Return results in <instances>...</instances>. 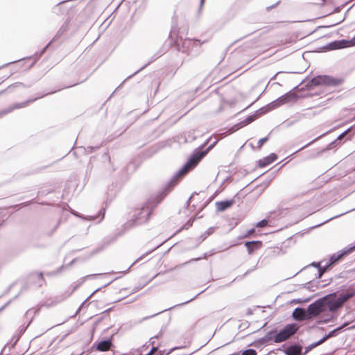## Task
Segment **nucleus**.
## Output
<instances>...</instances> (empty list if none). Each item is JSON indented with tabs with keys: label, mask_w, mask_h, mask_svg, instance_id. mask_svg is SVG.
<instances>
[{
	"label": "nucleus",
	"mask_w": 355,
	"mask_h": 355,
	"mask_svg": "<svg viewBox=\"0 0 355 355\" xmlns=\"http://www.w3.org/2000/svg\"><path fill=\"white\" fill-rule=\"evenodd\" d=\"M215 143L211 144L206 150H196L188 161L179 169L171 178L164 188V196H166L180 181V180L189 171L192 170L198 162L207 155V152L213 148Z\"/></svg>",
	"instance_id": "f257e3e1"
},
{
	"label": "nucleus",
	"mask_w": 355,
	"mask_h": 355,
	"mask_svg": "<svg viewBox=\"0 0 355 355\" xmlns=\"http://www.w3.org/2000/svg\"><path fill=\"white\" fill-rule=\"evenodd\" d=\"M159 201H156L155 199L149 200L134 215V218L127 222L124 227L125 228H130L132 226L141 224L146 222L154 209Z\"/></svg>",
	"instance_id": "f03ea898"
},
{
	"label": "nucleus",
	"mask_w": 355,
	"mask_h": 355,
	"mask_svg": "<svg viewBox=\"0 0 355 355\" xmlns=\"http://www.w3.org/2000/svg\"><path fill=\"white\" fill-rule=\"evenodd\" d=\"M297 98V96L295 93L291 91L279 97L277 99L269 103L266 107L261 109L263 112H266L278 107L285 103L295 101Z\"/></svg>",
	"instance_id": "7ed1b4c3"
},
{
	"label": "nucleus",
	"mask_w": 355,
	"mask_h": 355,
	"mask_svg": "<svg viewBox=\"0 0 355 355\" xmlns=\"http://www.w3.org/2000/svg\"><path fill=\"white\" fill-rule=\"evenodd\" d=\"M341 78H336L327 75H321L313 78L311 84L313 86L324 85L329 87H336L343 83Z\"/></svg>",
	"instance_id": "20e7f679"
},
{
	"label": "nucleus",
	"mask_w": 355,
	"mask_h": 355,
	"mask_svg": "<svg viewBox=\"0 0 355 355\" xmlns=\"http://www.w3.org/2000/svg\"><path fill=\"white\" fill-rule=\"evenodd\" d=\"M299 327L297 324L291 323L286 324L282 329H281L275 335V343H279L288 339L291 336L294 335Z\"/></svg>",
	"instance_id": "39448f33"
},
{
	"label": "nucleus",
	"mask_w": 355,
	"mask_h": 355,
	"mask_svg": "<svg viewBox=\"0 0 355 355\" xmlns=\"http://www.w3.org/2000/svg\"><path fill=\"white\" fill-rule=\"evenodd\" d=\"M202 44L198 40L184 39L182 42V51L187 55L196 56L199 53Z\"/></svg>",
	"instance_id": "423d86ee"
},
{
	"label": "nucleus",
	"mask_w": 355,
	"mask_h": 355,
	"mask_svg": "<svg viewBox=\"0 0 355 355\" xmlns=\"http://www.w3.org/2000/svg\"><path fill=\"white\" fill-rule=\"evenodd\" d=\"M324 298H320L314 302L311 303L307 307V312L310 319L318 316L320 313L326 311L324 304Z\"/></svg>",
	"instance_id": "0eeeda50"
},
{
	"label": "nucleus",
	"mask_w": 355,
	"mask_h": 355,
	"mask_svg": "<svg viewBox=\"0 0 355 355\" xmlns=\"http://www.w3.org/2000/svg\"><path fill=\"white\" fill-rule=\"evenodd\" d=\"M355 45V36L351 40H336L332 42H330L326 46L327 50H336L343 49L349 46V45Z\"/></svg>",
	"instance_id": "6e6552de"
},
{
	"label": "nucleus",
	"mask_w": 355,
	"mask_h": 355,
	"mask_svg": "<svg viewBox=\"0 0 355 355\" xmlns=\"http://www.w3.org/2000/svg\"><path fill=\"white\" fill-rule=\"evenodd\" d=\"M355 250V245L347 246L340 250L339 252L334 254L329 259V261L330 262L328 265L331 266L335 264L337 261H338L340 259H342L344 256L347 255Z\"/></svg>",
	"instance_id": "1a4fd4ad"
},
{
	"label": "nucleus",
	"mask_w": 355,
	"mask_h": 355,
	"mask_svg": "<svg viewBox=\"0 0 355 355\" xmlns=\"http://www.w3.org/2000/svg\"><path fill=\"white\" fill-rule=\"evenodd\" d=\"M325 301L324 302L325 311L329 310L331 312L336 311L342 306L340 304L336 297L327 295L324 297Z\"/></svg>",
	"instance_id": "9d476101"
},
{
	"label": "nucleus",
	"mask_w": 355,
	"mask_h": 355,
	"mask_svg": "<svg viewBox=\"0 0 355 355\" xmlns=\"http://www.w3.org/2000/svg\"><path fill=\"white\" fill-rule=\"evenodd\" d=\"M307 313V309L297 307L293 311L292 316L295 320L302 321L310 319Z\"/></svg>",
	"instance_id": "9b49d317"
},
{
	"label": "nucleus",
	"mask_w": 355,
	"mask_h": 355,
	"mask_svg": "<svg viewBox=\"0 0 355 355\" xmlns=\"http://www.w3.org/2000/svg\"><path fill=\"white\" fill-rule=\"evenodd\" d=\"M284 352L286 355H304L302 347L297 344L288 346Z\"/></svg>",
	"instance_id": "f8f14e48"
},
{
	"label": "nucleus",
	"mask_w": 355,
	"mask_h": 355,
	"mask_svg": "<svg viewBox=\"0 0 355 355\" xmlns=\"http://www.w3.org/2000/svg\"><path fill=\"white\" fill-rule=\"evenodd\" d=\"M234 202L233 199L216 202V207L218 211H224L230 207Z\"/></svg>",
	"instance_id": "ddd939ff"
},
{
	"label": "nucleus",
	"mask_w": 355,
	"mask_h": 355,
	"mask_svg": "<svg viewBox=\"0 0 355 355\" xmlns=\"http://www.w3.org/2000/svg\"><path fill=\"white\" fill-rule=\"evenodd\" d=\"M245 245L247 248L248 253L252 254L254 250L259 249L261 247L262 243L259 241H247L245 242Z\"/></svg>",
	"instance_id": "4468645a"
},
{
	"label": "nucleus",
	"mask_w": 355,
	"mask_h": 355,
	"mask_svg": "<svg viewBox=\"0 0 355 355\" xmlns=\"http://www.w3.org/2000/svg\"><path fill=\"white\" fill-rule=\"evenodd\" d=\"M277 158V156L275 153H271L268 156L260 159L259 161V166L260 167H265L268 164H271L274 161H275Z\"/></svg>",
	"instance_id": "2eb2a0df"
},
{
	"label": "nucleus",
	"mask_w": 355,
	"mask_h": 355,
	"mask_svg": "<svg viewBox=\"0 0 355 355\" xmlns=\"http://www.w3.org/2000/svg\"><path fill=\"white\" fill-rule=\"evenodd\" d=\"M355 295V291L345 292L340 293L338 297H336L340 304L343 306V304L347 302L349 299L352 298Z\"/></svg>",
	"instance_id": "dca6fc26"
},
{
	"label": "nucleus",
	"mask_w": 355,
	"mask_h": 355,
	"mask_svg": "<svg viewBox=\"0 0 355 355\" xmlns=\"http://www.w3.org/2000/svg\"><path fill=\"white\" fill-rule=\"evenodd\" d=\"M35 100V99L31 100V101H26V102H24L22 103H17V104L14 105L13 106L9 107L8 109H6V110H3L1 111L0 112V118L2 117L3 116H4V115L11 112L15 109H19V108H21V107H25L28 104V103L33 102Z\"/></svg>",
	"instance_id": "f3484780"
},
{
	"label": "nucleus",
	"mask_w": 355,
	"mask_h": 355,
	"mask_svg": "<svg viewBox=\"0 0 355 355\" xmlns=\"http://www.w3.org/2000/svg\"><path fill=\"white\" fill-rule=\"evenodd\" d=\"M112 346V342L110 340H104L99 342L96 345V349L100 352L108 351Z\"/></svg>",
	"instance_id": "a211bd4d"
},
{
	"label": "nucleus",
	"mask_w": 355,
	"mask_h": 355,
	"mask_svg": "<svg viewBox=\"0 0 355 355\" xmlns=\"http://www.w3.org/2000/svg\"><path fill=\"white\" fill-rule=\"evenodd\" d=\"M256 119L255 115H250L247 116L243 121H241L239 123L234 125L236 130H239V128L244 127L252 122H253Z\"/></svg>",
	"instance_id": "6ab92c4d"
},
{
	"label": "nucleus",
	"mask_w": 355,
	"mask_h": 355,
	"mask_svg": "<svg viewBox=\"0 0 355 355\" xmlns=\"http://www.w3.org/2000/svg\"><path fill=\"white\" fill-rule=\"evenodd\" d=\"M322 262L323 261L312 263V265L318 269V277H321V276L323 275V273L329 267V265H328V262H326V263L324 265L321 266Z\"/></svg>",
	"instance_id": "aec40b11"
},
{
	"label": "nucleus",
	"mask_w": 355,
	"mask_h": 355,
	"mask_svg": "<svg viewBox=\"0 0 355 355\" xmlns=\"http://www.w3.org/2000/svg\"><path fill=\"white\" fill-rule=\"evenodd\" d=\"M276 331L272 330L268 332L264 336H263L260 339V342L262 343H268L269 341L273 340L275 341Z\"/></svg>",
	"instance_id": "412c9836"
},
{
	"label": "nucleus",
	"mask_w": 355,
	"mask_h": 355,
	"mask_svg": "<svg viewBox=\"0 0 355 355\" xmlns=\"http://www.w3.org/2000/svg\"><path fill=\"white\" fill-rule=\"evenodd\" d=\"M343 326L339 327L335 329H333L332 331H329L328 334L325 335L324 337L321 338L322 343H324L325 340H327L328 338L334 337L337 335L338 332L342 329Z\"/></svg>",
	"instance_id": "4be33fe9"
},
{
	"label": "nucleus",
	"mask_w": 355,
	"mask_h": 355,
	"mask_svg": "<svg viewBox=\"0 0 355 355\" xmlns=\"http://www.w3.org/2000/svg\"><path fill=\"white\" fill-rule=\"evenodd\" d=\"M98 275H99L98 274H93V275H86L85 277H83L82 279H80L78 281V284H77L76 286H74L73 291L76 290V288H78L82 284H83V282L86 279H89V278H95Z\"/></svg>",
	"instance_id": "5701e85b"
},
{
	"label": "nucleus",
	"mask_w": 355,
	"mask_h": 355,
	"mask_svg": "<svg viewBox=\"0 0 355 355\" xmlns=\"http://www.w3.org/2000/svg\"><path fill=\"white\" fill-rule=\"evenodd\" d=\"M322 343V340H319L318 341L315 342V343H311V345H308L306 348H305V351L304 352H303V354L305 355L306 354H307L310 350H311L312 349H313L314 347L321 345Z\"/></svg>",
	"instance_id": "b1692460"
},
{
	"label": "nucleus",
	"mask_w": 355,
	"mask_h": 355,
	"mask_svg": "<svg viewBox=\"0 0 355 355\" xmlns=\"http://www.w3.org/2000/svg\"><path fill=\"white\" fill-rule=\"evenodd\" d=\"M214 227H209L207 231H205L202 234L200 235V236L199 237L200 241H204L208 236H209L214 232Z\"/></svg>",
	"instance_id": "393cba45"
},
{
	"label": "nucleus",
	"mask_w": 355,
	"mask_h": 355,
	"mask_svg": "<svg viewBox=\"0 0 355 355\" xmlns=\"http://www.w3.org/2000/svg\"><path fill=\"white\" fill-rule=\"evenodd\" d=\"M241 355H257V352L253 349H248L244 350Z\"/></svg>",
	"instance_id": "a878e982"
},
{
	"label": "nucleus",
	"mask_w": 355,
	"mask_h": 355,
	"mask_svg": "<svg viewBox=\"0 0 355 355\" xmlns=\"http://www.w3.org/2000/svg\"><path fill=\"white\" fill-rule=\"evenodd\" d=\"M73 214L76 216H78L81 218H83V219H85V220H94L96 219V218H97L98 216H87V217H85V216H83L81 215H79L76 213H73Z\"/></svg>",
	"instance_id": "bb28decb"
},
{
	"label": "nucleus",
	"mask_w": 355,
	"mask_h": 355,
	"mask_svg": "<svg viewBox=\"0 0 355 355\" xmlns=\"http://www.w3.org/2000/svg\"><path fill=\"white\" fill-rule=\"evenodd\" d=\"M268 224V221L266 219L261 220L258 222L256 225L257 227H263Z\"/></svg>",
	"instance_id": "cd10ccee"
},
{
	"label": "nucleus",
	"mask_w": 355,
	"mask_h": 355,
	"mask_svg": "<svg viewBox=\"0 0 355 355\" xmlns=\"http://www.w3.org/2000/svg\"><path fill=\"white\" fill-rule=\"evenodd\" d=\"M268 137H263V138H261L260 139L259 141H258V148H261L262 145L268 141Z\"/></svg>",
	"instance_id": "c85d7f7f"
},
{
	"label": "nucleus",
	"mask_w": 355,
	"mask_h": 355,
	"mask_svg": "<svg viewBox=\"0 0 355 355\" xmlns=\"http://www.w3.org/2000/svg\"><path fill=\"white\" fill-rule=\"evenodd\" d=\"M255 232V230L254 229H251L250 230H248L246 234L244 235V237L247 238V237H250L252 234H254Z\"/></svg>",
	"instance_id": "c756f323"
},
{
	"label": "nucleus",
	"mask_w": 355,
	"mask_h": 355,
	"mask_svg": "<svg viewBox=\"0 0 355 355\" xmlns=\"http://www.w3.org/2000/svg\"><path fill=\"white\" fill-rule=\"evenodd\" d=\"M322 135H320L318 137H317L316 139H313L312 141H311L310 143H309L308 144L304 146L303 147H302L301 148H300L298 150H297L296 152H298L304 148H305L306 147H307L308 146H309L310 144H311L313 142H314L315 141H316L317 139H318L319 138H320Z\"/></svg>",
	"instance_id": "7c9ffc66"
},
{
	"label": "nucleus",
	"mask_w": 355,
	"mask_h": 355,
	"mask_svg": "<svg viewBox=\"0 0 355 355\" xmlns=\"http://www.w3.org/2000/svg\"><path fill=\"white\" fill-rule=\"evenodd\" d=\"M55 38L53 39L52 41H51L44 48H43V49L40 51V56H41L44 52L46 50V49L49 47V46L53 42V41H54Z\"/></svg>",
	"instance_id": "2f4dec72"
},
{
	"label": "nucleus",
	"mask_w": 355,
	"mask_h": 355,
	"mask_svg": "<svg viewBox=\"0 0 355 355\" xmlns=\"http://www.w3.org/2000/svg\"><path fill=\"white\" fill-rule=\"evenodd\" d=\"M55 38L53 39L52 41H51L44 48H43V49L40 51V56H41L44 52L46 50V49L49 47V46L53 42V41H54Z\"/></svg>",
	"instance_id": "473e14b6"
},
{
	"label": "nucleus",
	"mask_w": 355,
	"mask_h": 355,
	"mask_svg": "<svg viewBox=\"0 0 355 355\" xmlns=\"http://www.w3.org/2000/svg\"><path fill=\"white\" fill-rule=\"evenodd\" d=\"M98 148H99V146H96V147L89 146V147H87V151L89 153H92L94 150L98 149Z\"/></svg>",
	"instance_id": "72a5a7b5"
},
{
	"label": "nucleus",
	"mask_w": 355,
	"mask_h": 355,
	"mask_svg": "<svg viewBox=\"0 0 355 355\" xmlns=\"http://www.w3.org/2000/svg\"><path fill=\"white\" fill-rule=\"evenodd\" d=\"M148 64H149V62H148V63H147V64H146L144 67H141V68H140L139 70H137L136 72H135V73H134V74H132V75H131V76H128V78H129L132 77L134 75H135V74H137L138 72L141 71L143 69H144V68H145V67H146Z\"/></svg>",
	"instance_id": "f704fd0d"
},
{
	"label": "nucleus",
	"mask_w": 355,
	"mask_h": 355,
	"mask_svg": "<svg viewBox=\"0 0 355 355\" xmlns=\"http://www.w3.org/2000/svg\"><path fill=\"white\" fill-rule=\"evenodd\" d=\"M104 215H105V210L101 209L99 212V216H101L99 221L103 220V218H104Z\"/></svg>",
	"instance_id": "c9c22d12"
},
{
	"label": "nucleus",
	"mask_w": 355,
	"mask_h": 355,
	"mask_svg": "<svg viewBox=\"0 0 355 355\" xmlns=\"http://www.w3.org/2000/svg\"><path fill=\"white\" fill-rule=\"evenodd\" d=\"M195 298H196V297H193V298H191L190 300H187V301H186V302H182V303H181V304H178L177 306H183V305H184V304H187V303H189V302H191V301H192V300H193Z\"/></svg>",
	"instance_id": "e433bc0d"
},
{
	"label": "nucleus",
	"mask_w": 355,
	"mask_h": 355,
	"mask_svg": "<svg viewBox=\"0 0 355 355\" xmlns=\"http://www.w3.org/2000/svg\"><path fill=\"white\" fill-rule=\"evenodd\" d=\"M348 130H346L344 132H343L341 135H340L338 137V139H340L341 138L343 137V136L346 134V132H347Z\"/></svg>",
	"instance_id": "4c0bfd02"
},
{
	"label": "nucleus",
	"mask_w": 355,
	"mask_h": 355,
	"mask_svg": "<svg viewBox=\"0 0 355 355\" xmlns=\"http://www.w3.org/2000/svg\"><path fill=\"white\" fill-rule=\"evenodd\" d=\"M117 278H115V279H113L112 280H110V282H108L107 283H106L103 287H106L107 286L110 285L114 280L116 279Z\"/></svg>",
	"instance_id": "58836bf2"
},
{
	"label": "nucleus",
	"mask_w": 355,
	"mask_h": 355,
	"mask_svg": "<svg viewBox=\"0 0 355 355\" xmlns=\"http://www.w3.org/2000/svg\"><path fill=\"white\" fill-rule=\"evenodd\" d=\"M62 28H61L58 31V33H57V35H56V36L60 35H62V34L63 33L64 31H62Z\"/></svg>",
	"instance_id": "ea45409f"
},
{
	"label": "nucleus",
	"mask_w": 355,
	"mask_h": 355,
	"mask_svg": "<svg viewBox=\"0 0 355 355\" xmlns=\"http://www.w3.org/2000/svg\"><path fill=\"white\" fill-rule=\"evenodd\" d=\"M101 288H97L89 296V297H90L91 296H92L95 293H96L97 291H98Z\"/></svg>",
	"instance_id": "a19ab883"
},
{
	"label": "nucleus",
	"mask_w": 355,
	"mask_h": 355,
	"mask_svg": "<svg viewBox=\"0 0 355 355\" xmlns=\"http://www.w3.org/2000/svg\"><path fill=\"white\" fill-rule=\"evenodd\" d=\"M37 276H38V277H39V278H40L41 279H43V275H42V273H38V274H37Z\"/></svg>",
	"instance_id": "79ce46f5"
},
{
	"label": "nucleus",
	"mask_w": 355,
	"mask_h": 355,
	"mask_svg": "<svg viewBox=\"0 0 355 355\" xmlns=\"http://www.w3.org/2000/svg\"><path fill=\"white\" fill-rule=\"evenodd\" d=\"M89 297H88L87 298H86V299L83 302L82 305H83V304H85V303L88 300V299H89Z\"/></svg>",
	"instance_id": "37998d69"
},
{
	"label": "nucleus",
	"mask_w": 355,
	"mask_h": 355,
	"mask_svg": "<svg viewBox=\"0 0 355 355\" xmlns=\"http://www.w3.org/2000/svg\"><path fill=\"white\" fill-rule=\"evenodd\" d=\"M89 297H88L87 298H86V299L83 302L82 305H83V304H85V303L88 300V299H89Z\"/></svg>",
	"instance_id": "c03bdc74"
},
{
	"label": "nucleus",
	"mask_w": 355,
	"mask_h": 355,
	"mask_svg": "<svg viewBox=\"0 0 355 355\" xmlns=\"http://www.w3.org/2000/svg\"><path fill=\"white\" fill-rule=\"evenodd\" d=\"M89 297H88L87 298H86V299L83 302L82 305H83V304H85V303L88 300V299H89Z\"/></svg>",
	"instance_id": "a18cd8bd"
},
{
	"label": "nucleus",
	"mask_w": 355,
	"mask_h": 355,
	"mask_svg": "<svg viewBox=\"0 0 355 355\" xmlns=\"http://www.w3.org/2000/svg\"><path fill=\"white\" fill-rule=\"evenodd\" d=\"M89 297H88L87 298H86V299L83 302L82 305H83V304H85V303L88 300V299H89Z\"/></svg>",
	"instance_id": "49530a36"
},
{
	"label": "nucleus",
	"mask_w": 355,
	"mask_h": 355,
	"mask_svg": "<svg viewBox=\"0 0 355 355\" xmlns=\"http://www.w3.org/2000/svg\"><path fill=\"white\" fill-rule=\"evenodd\" d=\"M89 297H88L87 298H86V299L83 302L82 305H83V304H85V303L88 300V299H89Z\"/></svg>",
	"instance_id": "de8ad7c7"
},
{
	"label": "nucleus",
	"mask_w": 355,
	"mask_h": 355,
	"mask_svg": "<svg viewBox=\"0 0 355 355\" xmlns=\"http://www.w3.org/2000/svg\"><path fill=\"white\" fill-rule=\"evenodd\" d=\"M89 297H88L87 298H86V299L83 302L82 305H83V304H85V303L88 300V299H89Z\"/></svg>",
	"instance_id": "09e8293b"
},
{
	"label": "nucleus",
	"mask_w": 355,
	"mask_h": 355,
	"mask_svg": "<svg viewBox=\"0 0 355 355\" xmlns=\"http://www.w3.org/2000/svg\"><path fill=\"white\" fill-rule=\"evenodd\" d=\"M130 267H131V266H130L128 268H127V270H126L125 271L122 272V273H123V274L126 273V272L129 270V269H130Z\"/></svg>",
	"instance_id": "8fccbe9b"
},
{
	"label": "nucleus",
	"mask_w": 355,
	"mask_h": 355,
	"mask_svg": "<svg viewBox=\"0 0 355 355\" xmlns=\"http://www.w3.org/2000/svg\"><path fill=\"white\" fill-rule=\"evenodd\" d=\"M204 1H205V0H200V3H201V5H202V4H203Z\"/></svg>",
	"instance_id": "3c124183"
},
{
	"label": "nucleus",
	"mask_w": 355,
	"mask_h": 355,
	"mask_svg": "<svg viewBox=\"0 0 355 355\" xmlns=\"http://www.w3.org/2000/svg\"><path fill=\"white\" fill-rule=\"evenodd\" d=\"M159 275H160V273L156 274V275H155V276L153 277V278H155V277L158 276Z\"/></svg>",
	"instance_id": "603ef678"
},
{
	"label": "nucleus",
	"mask_w": 355,
	"mask_h": 355,
	"mask_svg": "<svg viewBox=\"0 0 355 355\" xmlns=\"http://www.w3.org/2000/svg\"><path fill=\"white\" fill-rule=\"evenodd\" d=\"M175 306H177L175 305L174 307H175ZM171 309H172V307L168 308V310H171Z\"/></svg>",
	"instance_id": "864d4df0"
},
{
	"label": "nucleus",
	"mask_w": 355,
	"mask_h": 355,
	"mask_svg": "<svg viewBox=\"0 0 355 355\" xmlns=\"http://www.w3.org/2000/svg\"><path fill=\"white\" fill-rule=\"evenodd\" d=\"M175 306H177L175 305L174 307H175ZM171 309H172V307L168 308V310H171Z\"/></svg>",
	"instance_id": "5fc2aeb1"
},
{
	"label": "nucleus",
	"mask_w": 355,
	"mask_h": 355,
	"mask_svg": "<svg viewBox=\"0 0 355 355\" xmlns=\"http://www.w3.org/2000/svg\"><path fill=\"white\" fill-rule=\"evenodd\" d=\"M170 280H171V279H166V280L164 281L163 282H168V281H170Z\"/></svg>",
	"instance_id": "6e6d98bb"
},
{
	"label": "nucleus",
	"mask_w": 355,
	"mask_h": 355,
	"mask_svg": "<svg viewBox=\"0 0 355 355\" xmlns=\"http://www.w3.org/2000/svg\"><path fill=\"white\" fill-rule=\"evenodd\" d=\"M190 200H191V198H189V200H188V202H187L189 203V202Z\"/></svg>",
	"instance_id": "4d7b16f0"
},
{
	"label": "nucleus",
	"mask_w": 355,
	"mask_h": 355,
	"mask_svg": "<svg viewBox=\"0 0 355 355\" xmlns=\"http://www.w3.org/2000/svg\"><path fill=\"white\" fill-rule=\"evenodd\" d=\"M199 295V293H197L195 297H198Z\"/></svg>",
	"instance_id": "13d9d810"
},
{
	"label": "nucleus",
	"mask_w": 355,
	"mask_h": 355,
	"mask_svg": "<svg viewBox=\"0 0 355 355\" xmlns=\"http://www.w3.org/2000/svg\"><path fill=\"white\" fill-rule=\"evenodd\" d=\"M199 295V293H197L195 297H198Z\"/></svg>",
	"instance_id": "bf43d9fd"
},
{
	"label": "nucleus",
	"mask_w": 355,
	"mask_h": 355,
	"mask_svg": "<svg viewBox=\"0 0 355 355\" xmlns=\"http://www.w3.org/2000/svg\"><path fill=\"white\" fill-rule=\"evenodd\" d=\"M199 295V293H197L195 297H198Z\"/></svg>",
	"instance_id": "052dcab7"
}]
</instances>
